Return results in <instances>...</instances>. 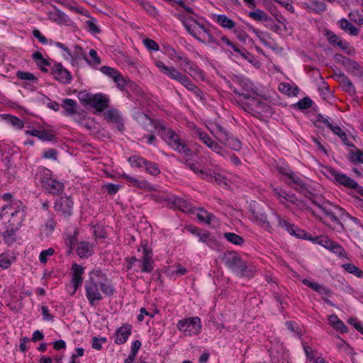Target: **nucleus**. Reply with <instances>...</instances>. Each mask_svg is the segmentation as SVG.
<instances>
[{
    "instance_id": "obj_58",
    "label": "nucleus",
    "mask_w": 363,
    "mask_h": 363,
    "mask_svg": "<svg viewBox=\"0 0 363 363\" xmlns=\"http://www.w3.org/2000/svg\"><path fill=\"white\" fill-rule=\"evenodd\" d=\"M316 242L323 246L324 247L329 249L330 246L332 245V240L328 239L327 237L320 236V237H316L315 239Z\"/></svg>"
},
{
    "instance_id": "obj_42",
    "label": "nucleus",
    "mask_w": 363,
    "mask_h": 363,
    "mask_svg": "<svg viewBox=\"0 0 363 363\" xmlns=\"http://www.w3.org/2000/svg\"><path fill=\"white\" fill-rule=\"evenodd\" d=\"M104 118L113 123H116L119 121L120 116L118 112L116 109H110L104 113Z\"/></svg>"
},
{
    "instance_id": "obj_36",
    "label": "nucleus",
    "mask_w": 363,
    "mask_h": 363,
    "mask_svg": "<svg viewBox=\"0 0 363 363\" xmlns=\"http://www.w3.org/2000/svg\"><path fill=\"white\" fill-rule=\"evenodd\" d=\"M340 84H341L342 89L350 95L353 96L356 94L354 86L348 77L340 82Z\"/></svg>"
},
{
    "instance_id": "obj_28",
    "label": "nucleus",
    "mask_w": 363,
    "mask_h": 363,
    "mask_svg": "<svg viewBox=\"0 0 363 363\" xmlns=\"http://www.w3.org/2000/svg\"><path fill=\"white\" fill-rule=\"evenodd\" d=\"M77 103L71 99H65L62 101V107L65 109L66 116H72L77 113Z\"/></svg>"
},
{
    "instance_id": "obj_50",
    "label": "nucleus",
    "mask_w": 363,
    "mask_h": 363,
    "mask_svg": "<svg viewBox=\"0 0 363 363\" xmlns=\"http://www.w3.org/2000/svg\"><path fill=\"white\" fill-rule=\"evenodd\" d=\"M38 138L43 141H54L55 140V136L52 133L43 130H40V135H38Z\"/></svg>"
},
{
    "instance_id": "obj_9",
    "label": "nucleus",
    "mask_w": 363,
    "mask_h": 363,
    "mask_svg": "<svg viewBox=\"0 0 363 363\" xmlns=\"http://www.w3.org/2000/svg\"><path fill=\"white\" fill-rule=\"evenodd\" d=\"M335 208L337 212L328 208H322V211L334 223L333 228H335L337 231H341L344 230V225L340 222V218L342 219L344 216L349 217L350 215L341 208L335 206Z\"/></svg>"
},
{
    "instance_id": "obj_52",
    "label": "nucleus",
    "mask_w": 363,
    "mask_h": 363,
    "mask_svg": "<svg viewBox=\"0 0 363 363\" xmlns=\"http://www.w3.org/2000/svg\"><path fill=\"white\" fill-rule=\"evenodd\" d=\"M55 251L52 248L43 250L40 252L39 259L41 263H46L48 261V257L51 256L54 254Z\"/></svg>"
},
{
    "instance_id": "obj_1",
    "label": "nucleus",
    "mask_w": 363,
    "mask_h": 363,
    "mask_svg": "<svg viewBox=\"0 0 363 363\" xmlns=\"http://www.w3.org/2000/svg\"><path fill=\"white\" fill-rule=\"evenodd\" d=\"M175 16L182 23L187 32L197 40L201 43H213L218 45L210 30L194 17H186L183 13H177Z\"/></svg>"
},
{
    "instance_id": "obj_61",
    "label": "nucleus",
    "mask_w": 363,
    "mask_h": 363,
    "mask_svg": "<svg viewBox=\"0 0 363 363\" xmlns=\"http://www.w3.org/2000/svg\"><path fill=\"white\" fill-rule=\"evenodd\" d=\"M269 213L271 216H272L274 218H276L278 220L280 227L284 228L285 229L287 228L288 225L290 224L287 220H282L279 216L276 214L272 211H269Z\"/></svg>"
},
{
    "instance_id": "obj_8",
    "label": "nucleus",
    "mask_w": 363,
    "mask_h": 363,
    "mask_svg": "<svg viewBox=\"0 0 363 363\" xmlns=\"http://www.w3.org/2000/svg\"><path fill=\"white\" fill-rule=\"evenodd\" d=\"M250 105L252 115L257 118L267 116L268 114L272 113L270 106L257 97H252L250 100Z\"/></svg>"
},
{
    "instance_id": "obj_30",
    "label": "nucleus",
    "mask_w": 363,
    "mask_h": 363,
    "mask_svg": "<svg viewBox=\"0 0 363 363\" xmlns=\"http://www.w3.org/2000/svg\"><path fill=\"white\" fill-rule=\"evenodd\" d=\"M77 255L82 257H88L91 255V247L88 242H82L77 248Z\"/></svg>"
},
{
    "instance_id": "obj_54",
    "label": "nucleus",
    "mask_w": 363,
    "mask_h": 363,
    "mask_svg": "<svg viewBox=\"0 0 363 363\" xmlns=\"http://www.w3.org/2000/svg\"><path fill=\"white\" fill-rule=\"evenodd\" d=\"M329 250L339 256H342L345 253L343 247L334 241L332 242V245L330 246Z\"/></svg>"
},
{
    "instance_id": "obj_18",
    "label": "nucleus",
    "mask_w": 363,
    "mask_h": 363,
    "mask_svg": "<svg viewBox=\"0 0 363 363\" xmlns=\"http://www.w3.org/2000/svg\"><path fill=\"white\" fill-rule=\"evenodd\" d=\"M339 56L343 58L342 64L349 73L357 77L363 76V71L357 62L340 55Z\"/></svg>"
},
{
    "instance_id": "obj_64",
    "label": "nucleus",
    "mask_w": 363,
    "mask_h": 363,
    "mask_svg": "<svg viewBox=\"0 0 363 363\" xmlns=\"http://www.w3.org/2000/svg\"><path fill=\"white\" fill-rule=\"evenodd\" d=\"M348 323L353 325L357 331L360 332L363 335V326L357 321V318H350L348 320Z\"/></svg>"
},
{
    "instance_id": "obj_31",
    "label": "nucleus",
    "mask_w": 363,
    "mask_h": 363,
    "mask_svg": "<svg viewBox=\"0 0 363 363\" xmlns=\"http://www.w3.org/2000/svg\"><path fill=\"white\" fill-rule=\"evenodd\" d=\"M325 36L327 37L328 40L330 44H335L339 46L342 50H347V45H345L343 42L339 39V37L335 35L333 32L328 30L326 32Z\"/></svg>"
},
{
    "instance_id": "obj_13",
    "label": "nucleus",
    "mask_w": 363,
    "mask_h": 363,
    "mask_svg": "<svg viewBox=\"0 0 363 363\" xmlns=\"http://www.w3.org/2000/svg\"><path fill=\"white\" fill-rule=\"evenodd\" d=\"M52 74L56 80L65 84H69L72 78L70 72L60 63L53 66Z\"/></svg>"
},
{
    "instance_id": "obj_19",
    "label": "nucleus",
    "mask_w": 363,
    "mask_h": 363,
    "mask_svg": "<svg viewBox=\"0 0 363 363\" xmlns=\"http://www.w3.org/2000/svg\"><path fill=\"white\" fill-rule=\"evenodd\" d=\"M155 66L160 69L161 72L173 80L178 82L180 77H182V74L179 72L176 68L174 67H167L164 64V62L161 61L156 62Z\"/></svg>"
},
{
    "instance_id": "obj_10",
    "label": "nucleus",
    "mask_w": 363,
    "mask_h": 363,
    "mask_svg": "<svg viewBox=\"0 0 363 363\" xmlns=\"http://www.w3.org/2000/svg\"><path fill=\"white\" fill-rule=\"evenodd\" d=\"M99 284L93 281V280H87L85 283L86 296L89 303L95 306L99 301L103 298L99 290Z\"/></svg>"
},
{
    "instance_id": "obj_53",
    "label": "nucleus",
    "mask_w": 363,
    "mask_h": 363,
    "mask_svg": "<svg viewBox=\"0 0 363 363\" xmlns=\"http://www.w3.org/2000/svg\"><path fill=\"white\" fill-rule=\"evenodd\" d=\"M350 160L353 162L363 163V152L360 150L352 152L350 155Z\"/></svg>"
},
{
    "instance_id": "obj_34",
    "label": "nucleus",
    "mask_w": 363,
    "mask_h": 363,
    "mask_svg": "<svg viewBox=\"0 0 363 363\" xmlns=\"http://www.w3.org/2000/svg\"><path fill=\"white\" fill-rule=\"evenodd\" d=\"M217 22L223 28L232 29L235 26V23L225 15H218Z\"/></svg>"
},
{
    "instance_id": "obj_62",
    "label": "nucleus",
    "mask_w": 363,
    "mask_h": 363,
    "mask_svg": "<svg viewBox=\"0 0 363 363\" xmlns=\"http://www.w3.org/2000/svg\"><path fill=\"white\" fill-rule=\"evenodd\" d=\"M294 236L298 238H302L305 240H312L310 235H308L305 230H301L298 228H296L295 233L294 234Z\"/></svg>"
},
{
    "instance_id": "obj_25",
    "label": "nucleus",
    "mask_w": 363,
    "mask_h": 363,
    "mask_svg": "<svg viewBox=\"0 0 363 363\" xmlns=\"http://www.w3.org/2000/svg\"><path fill=\"white\" fill-rule=\"evenodd\" d=\"M302 283L312 289L313 291H317L320 295H326L328 296H331L333 294L332 291L327 287H325L323 286H321L315 282H312L309 281L308 279H304L302 280Z\"/></svg>"
},
{
    "instance_id": "obj_55",
    "label": "nucleus",
    "mask_w": 363,
    "mask_h": 363,
    "mask_svg": "<svg viewBox=\"0 0 363 363\" xmlns=\"http://www.w3.org/2000/svg\"><path fill=\"white\" fill-rule=\"evenodd\" d=\"M140 6L145 9L150 15L155 16L157 13L156 9L150 4L148 2H145L143 1L140 2Z\"/></svg>"
},
{
    "instance_id": "obj_17",
    "label": "nucleus",
    "mask_w": 363,
    "mask_h": 363,
    "mask_svg": "<svg viewBox=\"0 0 363 363\" xmlns=\"http://www.w3.org/2000/svg\"><path fill=\"white\" fill-rule=\"evenodd\" d=\"M73 202L67 197H61L55 203V209L61 212L65 216H69L72 213Z\"/></svg>"
},
{
    "instance_id": "obj_14",
    "label": "nucleus",
    "mask_w": 363,
    "mask_h": 363,
    "mask_svg": "<svg viewBox=\"0 0 363 363\" xmlns=\"http://www.w3.org/2000/svg\"><path fill=\"white\" fill-rule=\"evenodd\" d=\"M196 135L205 145H206L213 152L223 155V147L216 143L206 133L200 130H197L196 133Z\"/></svg>"
},
{
    "instance_id": "obj_6",
    "label": "nucleus",
    "mask_w": 363,
    "mask_h": 363,
    "mask_svg": "<svg viewBox=\"0 0 363 363\" xmlns=\"http://www.w3.org/2000/svg\"><path fill=\"white\" fill-rule=\"evenodd\" d=\"M216 137L217 139L226 147L234 151H239L242 147L240 141L229 135L226 130L221 125H216Z\"/></svg>"
},
{
    "instance_id": "obj_59",
    "label": "nucleus",
    "mask_w": 363,
    "mask_h": 363,
    "mask_svg": "<svg viewBox=\"0 0 363 363\" xmlns=\"http://www.w3.org/2000/svg\"><path fill=\"white\" fill-rule=\"evenodd\" d=\"M103 187L106 189L109 194L113 195L118 191L120 185L110 183L104 185Z\"/></svg>"
},
{
    "instance_id": "obj_56",
    "label": "nucleus",
    "mask_w": 363,
    "mask_h": 363,
    "mask_svg": "<svg viewBox=\"0 0 363 363\" xmlns=\"http://www.w3.org/2000/svg\"><path fill=\"white\" fill-rule=\"evenodd\" d=\"M144 45L145 47L150 50L157 51L159 50L158 44L153 40L150 38H146L143 40Z\"/></svg>"
},
{
    "instance_id": "obj_16",
    "label": "nucleus",
    "mask_w": 363,
    "mask_h": 363,
    "mask_svg": "<svg viewBox=\"0 0 363 363\" xmlns=\"http://www.w3.org/2000/svg\"><path fill=\"white\" fill-rule=\"evenodd\" d=\"M89 106L94 108L96 111L102 112L108 107L109 99L102 94H94Z\"/></svg>"
},
{
    "instance_id": "obj_60",
    "label": "nucleus",
    "mask_w": 363,
    "mask_h": 363,
    "mask_svg": "<svg viewBox=\"0 0 363 363\" xmlns=\"http://www.w3.org/2000/svg\"><path fill=\"white\" fill-rule=\"evenodd\" d=\"M203 214H205V217H203L202 213H198L197 218L200 221L210 224L211 220L214 218V216L212 213H208L207 211H203Z\"/></svg>"
},
{
    "instance_id": "obj_21",
    "label": "nucleus",
    "mask_w": 363,
    "mask_h": 363,
    "mask_svg": "<svg viewBox=\"0 0 363 363\" xmlns=\"http://www.w3.org/2000/svg\"><path fill=\"white\" fill-rule=\"evenodd\" d=\"M73 272L72 277V283L73 284L74 291L72 294H74L82 282V274L84 273V268L77 264H74L72 267Z\"/></svg>"
},
{
    "instance_id": "obj_38",
    "label": "nucleus",
    "mask_w": 363,
    "mask_h": 363,
    "mask_svg": "<svg viewBox=\"0 0 363 363\" xmlns=\"http://www.w3.org/2000/svg\"><path fill=\"white\" fill-rule=\"evenodd\" d=\"M279 89L289 96H296L298 92V87L293 88L289 84H280Z\"/></svg>"
},
{
    "instance_id": "obj_4",
    "label": "nucleus",
    "mask_w": 363,
    "mask_h": 363,
    "mask_svg": "<svg viewBox=\"0 0 363 363\" xmlns=\"http://www.w3.org/2000/svg\"><path fill=\"white\" fill-rule=\"evenodd\" d=\"M251 213L252 214L254 220L261 227L264 228L268 232L272 233L273 228L270 223L269 218L272 219L269 209L267 206L263 205H254L251 206Z\"/></svg>"
},
{
    "instance_id": "obj_23",
    "label": "nucleus",
    "mask_w": 363,
    "mask_h": 363,
    "mask_svg": "<svg viewBox=\"0 0 363 363\" xmlns=\"http://www.w3.org/2000/svg\"><path fill=\"white\" fill-rule=\"evenodd\" d=\"M169 201L170 203L173 205L175 208L179 210L184 212V213H191L192 212V206L186 200L179 197H174L172 199H169Z\"/></svg>"
},
{
    "instance_id": "obj_47",
    "label": "nucleus",
    "mask_w": 363,
    "mask_h": 363,
    "mask_svg": "<svg viewBox=\"0 0 363 363\" xmlns=\"http://www.w3.org/2000/svg\"><path fill=\"white\" fill-rule=\"evenodd\" d=\"M128 162L133 167H140L145 164L146 160L137 155H133L129 157Z\"/></svg>"
},
{
    "instance_id": "obj_46",
    "label": "nucleus",
    "mask_w": 363,
    "mask_h": 363,
    "mask_svg": "<svg viewBox=\"0 0 363 363\" xmlns=\"http://www.w3.org/2000/svg\"><path fill=\"white\" fill-rule=\"evenodd\" d=\"M94 94L86 91H80L78 94V99L84 105H90Z\"/></svg>"
},
{
    "instance_id": "obj_22",
    "label": "nucleus",
    "mask_w": 363,
    "mask_h": 363,
    "mask_svg": "<svg viewBox=\"0 0 363 363\" xmlns=\"http://www.w3.org/2000/svg\"><path fill=\"white\" fill-rule=\"evenodd\" d=\"M152 252L151 250H149L146 247H143V256L142 260L141 269L143 272H151L153 267V261L152 259Z\"/></svg>"
},
{
    "instance_id": "obj_24",
    "label": "nucleus",
    "mask_w": 363,
    "mask_h": 363,
    "mask_svg": "<svg viewBox=\"0 0 363 363\" xmlns=\"http://www.w3.org/2000/svg\"><path fill=\"white\" fill-rule=\"evenodd\" d=\"M184 69L191 77L203 79V72L196 65L187 58L184 59Z\"/></svg>"
},
{
    "instance_id": "obj_39",
    "label": "nucleus",
    "mask_w": 363,
    "mask_h": 363,
    "mask_svg": "<svg viewBox=\"0 0 363 363\" xmlns=\"http://www.w3.org/2000/svg\"><path fill=\"white\" fill-rule=\"evenodd\" d=\"M331 130L335 133L337 135H338L341 140H342V142L347 146H350V147H352L354 146L353 144H350L349 142H348V140H347V135L346 133L342 130V128L338 126V125H335L332 129Z\"/></svg>"
},
{
    "instance_id": "obj_2",
    "label": "nucleus",
    "mask_w": 363,
    "mask_h": 363,
    "mask_svg": "<svg viewBox=\"0 0 363 363\" xmlns=\"http://www.w3.org/2000/svg\"><path fill=\"white\" fill-rule=\"evenodd\" d=\"M220 259L228 269L240 277H251L256 271L254 266L248 264L235 251L225 252Z\"/></svg>"
},
{
    "instance_id": "obj_35",
    "label": "nucleus",
    "mask_w": 363,
    "mask_h": 363,
    "mask_svg": "<svg viewBox=\"0 0 363 363\" xmlns=\"http://www.w3.org/2000/svg\"><path fill=\"white\" fill-rule=\"evenodd\" d=\"M223 237L228 241L237 245H241L244 242V239L234 233H225Z\"/></svg>"
},
{
    "instance_id": "obj_63",
    "label": "nucleus",
    "mask_w": 363,
    "mask_h": 363,
    "mask_svg": "<svg viewBox=\"0 0 363 363\" xmlns=\"http://www.w3.org/2000/svg\"><path fill=\"white\" fill-rule=\"evenodd\" d=\"M33 59L36 61V62H42L44 65H49V62L43 58V55L40 52H35L32 55Z\"/></svg>"
},
{
    "instance_id": "obj_20",
    "label": "nucleus",
    "mask_w": 363,
    "mask_h": 363,
    "mask_svg": "<svg viewBox=\"0 0 363 363\" xmlns=\"http://www.w3.org/2000/svg\"><path fill=\"white\" fill-rule=\"evenodd\" d=\"M130 334L131 325L129 324H123L115 333V343L117 345L125 343Z\"/></svg>"
},
{
    "instance_id": "obj_49",
    "label": "nucleus",
    "mask_w": 363,
    "mask_h": 363,
    "mask_svg": "<svg viewBox=\"0 0 363 363\" xmlns=\"http://www.w3.org/2000/svg\"><path fill=\"white\" fill-rule=\"evenodd\" d=\"M337 349L340 351L344 352L347 354H350L352 349L351 347L343 340L340 339L339 342L336 345Z\"/></svg>"
},
{
    "instance_id": "obj_12",
    "label": "nucleus",
    "mask_w": 363,
    "mask_h": 363,
    "mask_svg": "<svg viewBox=\"0 0 363 363\" xmlns=\"http://www.w3.org/2000/svg\"><path fill=\"white\" fill-rule=\"evenodd\" d=\"M88 280H93L96 283H99L101 290L104 294L108 296H111L113 294V287L104 281L106 280V275L100 270H94L91 272L90 277Z\"/></svg>"
},
{
    "instance_id": "obj_57",
    "label": "nucleus",
    "mask_w": 363,
    "mask_h": 363,
    "mask_svg": "<svg viewBox=\"0 0 363 363\" xmlns=\"http://www.w3.org/2000/svg\"><path fill=\"white\" fill-rule=\"evenodd\" d=\"M89 56L91 57L92 60L89 61L88 59L84 56V58L89 63L93 65H99L101 63L100 58L97 55V52L95 50L91 49L89 51Z\"/></svg>"
},
{
    "instance_id": "obj_40",
    "label": "nucleus",
    "mask_w": 363,
    "mask_h": 363,
    "mask_svg": "<svg viewBox=\"0 0 363 363\" xmlns=\"http://www.w3.org/2000/svg\"><path fill=\"white\" fill-rule=\"evenodd\" d=\"M1 235L4 241L7 243H13L16 241L15 230L12 228H7L4 231L1 232Z\"/></svg>"
},
{
    "instance_id": "obj_32",
    "label": "nucleus",
    "mask_w": 363,
    "mask_h": 363,
    "mask_svg": "<svg viewBox=\"0 0 363 363\" xmlns=\"http://www.w3.org/2000/svg\"><path fill=\"white\" fill-rule=\"evenodd\" d=\"M178 82L183 84L186 89L194 91V93L200 92V89L191 82L186 75L182 74Z\"/></svg>"
},
{
    "instance_id": "obj_26",
    "label": "nucleus",
    "mask_w": 363,
    "mask_h": 363,
    "mask_svg": "<svg viewBox=\"0 0 363 363\" xmlns=\"http://www.w3.org/2000/svg\"><path fill=\"white\" fill-rule=\"evenodd\" d=\"M48 17L50 21H52L58 24H66L69 21V18L67 16L55 7L52 11H50L48 13Z\"/></svg>"
},
{
    "instance_id": "obj_48",
    "label": "nucleus",
    "mask_w": 363,
    "mask_h": 363,
    "mask_svg": "<svg viewBox=\"0 0 363 363\" xmlns=\"http://www.w3.org/2000/svg\"><path fill=\"white\" fill-rule=\"evenodd\" d=\"M5 118H6L11 124L19 128H22L24 126V123L16 116L12 115H6Z\"/></svg>"
},
{
    "instance_id": "obj_41",
    "label": "nucleus",
    "mask_w": 363,
    "mask_h": 363,
    "mask_svg": "<svg viewBox=\"0 0 363 363\" xmlns=\"http://www.w3.org/2000/svg\"><path fill=\"white\" fill-rule=\"evenodd\" d=\"M312 104L313 101L309 97L306 96L295 104L294 106L300 110H304L310 108L312 106Z\"/></svg>"
},
{
    "instance_id": "obj_44",
    "label": "nucleus",
    "mask_w": 363,
    "mask_h": 363,
    "mask_svg": "<svg viewBox=\"0 0 363 363\" xmlns=\"http://www.w3.org/2000/svg\"><path fill=\"white\" fill-rule=\"evenodd\" d=\"M147 172L152 175H157L160 173V170L157 164L146 160L145 162Z\"/></svg>"
},
{
    "instance_id": "obj_15",
    "label": "nucleus",
    "mask_w": 363,
    "mask_h": 363,
    "mask_svg": "<svg viewBox=\"0 0 363 363\" xmlns=\"http://www.w3.org/2000/svg\"><path fill=\"white\" fill-rule=\"evenodd\" d=\"M289 179L291 180V182H286V184L289 186H292L296 191L303 194L305 196H307L306 194L309 193V191L307 189L306 183L301 178L294 172L290 173V177Z\"/></svg>"
},
{
    "instance_id": "obj_27",
    "label": "nucleus",
    "mask_w": 363,
    "mask_h": 363,
    "mask_svg": "<svg viewBox=\"0 0 363 363\" xmlns=\"http://www.w3.org/2000/svg\"><path fill=\"white\" fill-rule=\"evenodd\" d=\"M122 177L125 179L128 182L131 183L133 186L144 189H150V185L146 180H139L133 177L123 174Z\"/></svg>"
},
{
    "instance_id": "obj_29",
    "label": "nucleus",
    "mask_w": 363,
    "mask_h": 363,
    "mask_svg": "<svg viewBox=\"0 0 363 363\" xmlns=\"http://www.w3.org/2000/svg\"><path fill=\"white\" fill-rule=\"evenodd\" d=\"M339 25L341 29L344 31L347 32L351 35H357L359 34V29L354 26L346 18H342L339 21Z\"/></svg>"
},
{
    "instance_id": "obj_51",
    "label": "nucleus",
    "mask_w": 363,
    "mask_h": 363,
    "mask_svg": "<svg viewBox=\"0 0 363 363\" xmlns=\"http://www.w3.org/2000/svg\"><path fill=\"white\" fill-rule=\"evenodd\" d=\"M106 342V337H92V345L91 347L93 349L96 350H100L102 348L101 344L105 343Z\"/></svg>"
},
{
    "instance_id": "obj_45",
    "label": "nucleus",
    "mask_w": 363,
    "mask_h": 363,
    "mask_svg": "<svg viewBox=\"0 0 363 363\" xmlns=\"http://www.w3.org/2000/svg\"><path fill=\"white\" fill-rule=\"evenodd\" d=\"M101 71L106 75L110 77L113 80L119 76L120 72L116 70V69L108 67V66H103L101 68Z\"/></svg>"
},
{
    "instance_id": "obj_37",
    "label": "nucleus",
    "mask_w": 363,
    "mask_h": 363,
    "mask_svg": "<svg viewBox=\"0 0 363 363\" xmlns=\"http://www.w3.org/2000/svg\"><path fill=\"white\" fill-rule=\"evenodd\" d=\"M249 16L255 21L264 22L267 21L269 19L268 15L264 11L260 9H257L255 11H250L249 13Z\"/></svg>"
},
{
    "instance_id": "obj_3",
    "label": "nucleus",
    "mask_w": 363,
    "mask_h": 363,
    "mask_svg": "<svg viewBox=\"0 0 363 363\" xmlns=\"http://www.w3.org/2000/svg\"><path fill=\"white\" fill-rule=\"evenodd\" d=\"M161 129L163 131L162 133V138L170 147L186 156L191 155L190 149L184 142L182 141L175 132L163 126L161 127Z\"/></svg>"
},
{
    "instance_id": "obj_43",
    "label": "nucleus",
    "mask_w": 363,
    "mask_h": 363,
    "mask_svg": "<svg viewBox=\"0 0 363 363\" xmlns=\"http://www.w3.org/2000/svg\"><path fill=\"white\" fill-rule=\"evenodd\" d=\"M17 77L24 81H30L34 83L38 82V78L35 77L32 73L23 71H18L16 73Z\"/></svg>"
},
{
    "instance_id": "obj_33",
    "label": "nucleus",
    "mask_w": 363,
    "mask_h": 363,
    "mask_svg": "<svg viewBox=\"0 0 363 363\" xmlns=\"http://www.w3.org/2000/svg\"><path fill=\"white\" fill-rule=\"evenodd\" d=\"M342 267L346 272L354 274L357 277L361 278L363 277V271L353 264L347 263L342 264Z\"/></svg>"
},
{
    "instance_id": "obj_5",
    "label": "nucleus",
    "mask_w": 363,
    "mask_h": 363,
    "mask_svg": "<svg viewBox=\"0 0 363 363\" xmlns=\"http://www.w3.org/2000/svg\"><path fill=\"white\" fill-rule=\"evenodd\" d=\"M177 328L187 335H198L201 330V319L199 317L187 318L177 323Z\"/></svg>"
},
{
    "instance_id": "obj_7",
    "label": "nucleus",
    "mask_w": 363,
    "mask_h": 363,
    "mask_svg": "<svg viewBox=\"0 0 363 363\" xmlns=\"http://www.w3.org/2000/svg\"><path fill=\"white\" fill-rule=\"evenodd\" d=\"M325 174L327 177H333L336 182L350 189L359 187V184L352 178L346 174L339 173L337 170L331 167L325 168Z\"/></svg>"
},
{
    "instance_id": "obj_11",
    "label": "nucleus",
    "mask_w": 363,
    "mask_h": 363,
    "mask_svg": "<svg viewBox=\"0 0 363 363\" xmlns=\"http://www.w3.org/2000/svg\"><path fill=\"white\" fill-rule=\"evenodd\" d=\"M41 186L44 191L55 196L61 194L64 190L63 183L47 177L41 179Z\"/></svg>"
}]
</instances>
